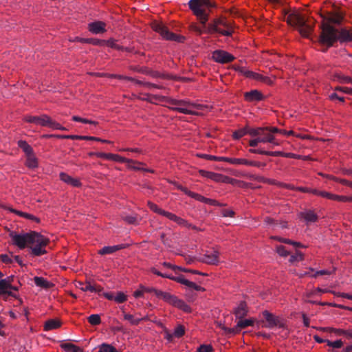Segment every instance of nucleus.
I'll return each mask as SVG.
<instances>
[{"instance_id": "obj_36", "label": "nucleus", "mask_w": 352, "mask_h": 352, "mask_svg": "<svg viewBox=\"0 0 352 352\" xmlns=\"http://www.w3.org/2000/svg\"><path fill=\"white\" fill-rule=\"evenodd\" d=\"M200 174L207 178L212 179L214 181H218L219 177H221L220 174L214 173L212 172H209L204 170H199Z\"/></svg>"}, {"instance_id": "obj_25", "label": "nucleus", "mask_w": 352, "mask_h": 352, "mask_svg": "<svg viewBox=\"0 0 352 352\" xmlns=\"http://www.w3.org/2000/svg\"><path fill=\"white\" fill-rule=\"evenodd\" d=\"M126 247L125 244H120L113 246H104L99 250L98 253L101 255L113 254L116 251L122 250Z\"/></svg>"}, {"instance_id": "obj_2", "label": "nucleus", "mask_w": 352, "mask_h": 352, "mask_svg": "<svg viewBox=\"0 0 352 352\" xmlns=\"http://www.w3.org/2000/svg\"><path fill=\"white\" fill-rule=\"evenodd\" d=\"M190 9L197 16L202 25L206 23L208 20V14L206 10L212 7L209 0H190L188 2Z\"/></svg>"}, {"instance_id": "obj_47", "label": "nucleus", "mask_w": 352, "mask_h": 352, "mask_svg": "<svg viewBox=\"0 0 352 352\" xmlns=\"http://www.w3.org/2000/svg\"><path fill=\"white\" fill-rule=\"evenodd\" d=\"M123 220L125 221L129 224H134L136 225L138 223V216H132V215H126L122 217Z\"/></svg>"}, {"instance_id": "obj_29", "label": "nucleus", "mask_w": 352, "mask_h": 352, "mask_svg": "<svg viewBox=\"0 0 352 352\" xmlns=\"http://www.w3.org/2000/svg\"><path fill=\"white\" fill-rule=\"evenodd\" d=\"M60 346L65 352H83L81 348L70 342L62 343Z\"/></svg>"}, {"instance_id": "obj_7", "label": "nucleus", "mask_w": 352, "mask_h": 352, "mask_svg": "<svg viewBox=\"0 0 352 352\" xmlns=\"http://www.w3.org/2000/svg\"><path fill=\"white\" fill-rule=\"evenodd\" d=\"M151 28L155 32L159 33L165 40L178 42H183L184 40V37L170 32L167 27L162 23L154 21L151 23Z\"/></svg>"}, {"instance_id": "obj_9", "label": "nucleus", "mask_w": 352, "mask_h": 352, "mask_svg": "<svg viewBox=\"0 0 352 352\" xmlns=\"http://www.w3.org/2000/svg\"><path fill=\"white\" fill-rule=\"evenodd\" d=\"M232 67L235 71L247 78L254 79L270 85L273 84V81L267 76H264L260 74L248 70L245 67L239 65H233Z\"/></svg>"}, {"instance_id": "obj_1", "label": "nucleus", "mask_w": 352, "mask_h": 352, "mask_svg": "<svg viewBox=\"0 0 352 352\" xmlns=\"http://www.w3.org/2000/svg\"><path fill=\"white\" fill-rule=\"evenodd\" d=\"M154 97L155 98H158L160 102H166L170 105L173 106L168 107V108L172 111H177L184 114L196 115L197 113L195 111L190 110L189 108L191 107L198 108L199 107V105L192 104L189 101L184 100H176L162 96H155Z\"/></svg>"}, {"instance_id": "obj_16", "label": "nucleus", "mask_w": 352, "mask_h": 352, "mask_svg": "<svg viewBox=\"0 0 352 352\" xmlns=\"http://www.w3.org/2000/svg\"><path fill=\"white\" fill-rule=\"evenodd\" d=\"M219 252L213 251L211 254H205L198 258V261L209 265H217L219 263Z\"/></svg>"}, {"instance_id": "obj_19", "label": "nucleus", "mask_w": 352, "mask_h": 352, "mask_svg": "<svg viewBox=\"0 0 352 352\" xmlns=\"http://www.w3.org/2000/svg\"><path fill=\"white\" fill-rule=\"evenodd\" d=\"M244 97L248 102H256L263 100L264 98L262 93L256 89L252 90L244 94Z\"/></svg>"}, {"instance_id": "obj_56", "label": "nucleus", "mask_w": 352, "mask_h": 352, "mask_svg": "<svg viewBox=\"0 0 352 352\" xmlns=\"http://www.w3.org/2000/svg\"><path fill=\"white\" fill-rule=\"evenodd\" d=\"M203 157L209 160H213V161H218V162H225L226 157H217L214 155H203Z\"/></svg>"}, {"instance_id": "obj_14", "label": "nucleus", "mask_w": 352, "mask_h": 352, "mask_svg": "<svg viewBox=\"0 0 352 352\" xmlns=\"http://www.w3.org/2000/svg\"><path fill=\"white\" fill-rule=\"evenodd\" d=\"M3 276V274L0 272V278ZM12 289L17 290V287L12 286L6 279L0 280V296L7 294L8 296L15 297V294L11 291Z\"/></svg>"}, {"instance_id": "obj_50", "label": "nucleus", "mask_w": 352, "mask_h": 352, "mask_svg": "<svg viewBox=\"0 0 352 352\" xmlns=\"http://www.w3.org/2000/svg\"><path fill=\"white\" fill-rule=\"evenodd\" d=\"M185 333V329L183 325L177 326L173 333V336L177 338H181Z\"/></svg>"}, {"instance_id": "obj_23", "label": "nucleus", "mask_w": 352, "mask_h": 352, "mask_svg": "<svg viewBox=\"0 0 352 352\" xmlns=\"http://www.w3.org/2000/svg\"><path fill=\"white\" fill-rule=\"evenodd\" d=\"M343 19V16L337 9H336L333 12L329 14L328 16L326 18L327 23H334V24H340Z\"/></svg>"}, {"instance_id": "obj_55", "label": "nucleus", "mask_w": 352, "mask_h": 352, "mask_svg": "<svg viewBox=\"0 0 352 352\" xmlns=\"http://www.w3.org/2000/svg\"><path fill=\"white\" fill-rule=\"evenodd\" d=\"M174 222L177 223L178 225H179L181 226H184V227H186V228L191 226V223H189L185 219H184L179 217H177V216L175 220L174 221Z\"/></svg>"}, {"instance_id": "obj_20", "label": "nucleus", "mask_w": 352, "mask_h": 352, "mask_svg": "<svg viewBox=\"0 0 352 352\" xmlns=\"http://www.w3.org/2000/svg\"><path fill=\"white\" fill-rule=\"evenodd\" d=\"M155 296L158 298L162 299L164 301H166V302H168L170 305H175L176 300L177 299V298L176 296L170 294V293L163 292L161 290L156 291Z\"/></svg>"}, {"instance_id": "obj_34", "label": "nucleus", "mask_w": 352, "mask_h": 352, "mask_svg": "<svg viewBox=\"0 0 352 352\" xmlns=\"http://www.w3.org/2000/svg\"><path fill=\"white\" fill-rule=\"evenodd\" d=\"M34 282L38 287L42 288H49L51 286V283L43 277L35 276L34 278Z\"/></svg>"}, {"instance_id": "obj_41", "label": "nucleus", "mask_w": 352, "mask_h": 352, "mask_svg": "<svg viewBox=\"0 0 352 352\" xmlns=\"http://www.w3.org/2000/svg\"><path fill=\"white\" fill-rule=\"evenodd\" d=\"M87 320L91 325H98L101 322L100 316L98 314H91Z\"/></svg>"}, {"instance_id": "obj_13", "label": "nucleus", "mask_w": 352, "mask_h": 352, "mask_svg": "<svg viewBox=\"0 0 352 352\" xmlns=\"http://www.w3.org/2000/svg\"><path fill=\"white\" fill-rule=\"evenodd\" d=\"M90 157L96 156L98 157L104 158L106 160H110L115 162H132L130 160L113 153H105L102 152H90L89 153Z\"/></svg>"}, {"instance_id": "obj_6", "label": "nucleus", "mask_w": 352, "mask_h": 352, "mask_svg": "<svg viewBox=\"0 0 352 352\" xmlns=\"http://www.w3.org/2000/svg\"><path fill=\"white\" fill-rule=\"evenodd\" d=\"M36 233V232L17 233L14 231H10L9 236L12 239L13 245L20 249H24L32 243Z\"/></svg>"}, {"instance_id": "obj_30", "label": "nucleus", "mask_w": 352, "mask_h": 352, "mask_svg": "<svg viewBox=\"0 0 352 352\" xmlns=\"http://www.w3.org/2000/svg\"><path fill=\"white\" fill-rule=\"evenodd\" d=\"M61 322L60 320L56 319H51L45 322L44 325L45 331H51L53 329H58L60 327Z\"/></svg>"}, {"instance_id": "obj_32", "label": "nucleus", "mask_w": 352, "mask_h": 352, "mask_svg": "<svg viewBox=\"0 0 352 352\" xmlns=\"http://www.w3.org/2000/svg\"><path fill=\"white\" fill-rule=\"evenodd\" d=\"M76 40L82 43H91L94 45H101L105 42L104 40H100L98 38H84L79 37H76Z\"/></svg>"}, {"instance_id": "obj_58", "label": "nucleus", "mask_w": 352, "mask_h": 352, "mask_svg": "<svg viewBox=\"0 0 352 352\" xmlns=\"http://www.w3.org/2000/svg\"><path fill=\"white\" fill-rule=\"evenodd\" d=\"M81 289L85 292L89 291L93 292L94 291H96L95 288V285H91L90 282H87L84 284V286L81 287Z\"/></svg>"}, {"instance_id": "obj_42", "label": "nucleus", "mask_w": 352, "mask_h": 352, "mask_svg": "<svg viewBox=\"0 0 352 352\" xmlns=\"http://www.w3.org/2000/svg\"><path fill=\"white\" fill-rule=\"evenodd\" d=\"M336 79H337L340 83H351L352 81V78L348 76H344L342 74H337L335 76Z\"/></svg>"}, {"instance_id": "obj_10", "label": "nucleus", "mask_w": 352, "mask_h": 352, "mask_svg": "<svg viewBox=\"0 0 352 352\" xmlns=\"http://www.w3.org/2000/svg\"><path fill=\"white\" fill-rule=\"evenodd\" d=\"M254 320L253 319H240L237 322L236 325L233 328H228L221 324H219V327L224 331V333L226 336L228 335H235L240 332L242 329L246 328L249 326H252L254 324Z\"/></svg>"}, {"instance_id": "obj_8", "label": "nucleus", "mask_w": 352, "mask_h": 352, "mask_svg": "<svg viewBox=\"0 0 352 352\" xmlns=\"http://www.w3.org/2000/svg\"><path fill=\"white\" fill-rule=\"evenodd\" d=\"M35 239H33L32 243L30 245H34L30 248V253L33 256H39L47 253L45 248L49 243V239L44 237L43 235L36 233Z\"/></svg>"}, {"instance_id": "obj_40", "label": "nucleus", "mask_w": 352, "mask_h": 352, "mask_svg": "<svg viewBox=\"0 0 352 352\" xmlns=\"http://www.w3.org/2000/svg\"><path fill=\"white\" fill-rule=\"evenodd\" d=\"M132 162H126L127 164V167L129 168L135 170H142L143 168L140 167L141 165H143V163L139 162L133 160L129 159Z\"/></svg>"}, {"instance_id": "obj_53", "label": "nucleus", "mask_w": 352, "mask_h": 352, "mask_svg": "<svg viewBox=\"0 0 352 352\" xmlns=\"http://www.w3.org/2000/svg\"><path fill=\"white\" fill-rule=\"evenodd\" d=\"M148 206L149 208L154 212L157 213L159 214H162V212L164 211V210L159 208L155 204L148 201Z\"/></svg>"}, {"instance_id": "obj_24", "label": "nucleus", "mask_w": 352, "mask_h": 352, "mask_svg": "<svg viewBox=\"0 0 352 352\" xmlns=\"http://www.w3.org/2000/svg\"><path fill=\"white\" fill-rule=\"evenodd\" d=\"M59 177L61 181L74 187H79L81 185L79 179L73 178L67 173H60Z\"/></svg>"}, {"instance_id": "obj_39", "label": "nucleus", "mask_w": 352, "mask_h": 352, "mask_svg": "<svg viewBox=\"0 0 352 352\" xmlns=\"http://www.w3.org/2000/svg\"><path fill=\"white\" fill-rule=\"evenodd\" d=\"M312 194L321 196L322 197L327 198L329 199L333 200L334 194L326 192V191H320L317 189H314L312 190Z\"/></svg>"}, {"instance_id": "obj_63", "label": "nucleus", "mask_w": 352, "mask_h": 352, "mask_svg": "<svg viewBox=\"0 0 352 352\" xmlns=\"http://www.w3.org/2000/svg\"><path fill=\"white\" fill-rule=\"evenodd\" d=\"M336 91H340L343 93L352 95V88L346 87H336L335 88Z\"/></svg>"}, {"instance_id": "obj_22", "label": "nucleus", "mask_w": 352, "mask_h": 352, "mask_svg": "<svg viewBox=\"0 0 352 352\" xmlns=\"http://www.w3.org/2000/svg\"><path fill=\"white\" fill-rule=\"evenodd\" d=\"M338 41L340 43L352 42V30L341 29L338 32Z\"/></svg>"}, {"instance_id": "obj_59", "label": "nucleus", "mask_w": 352, "mask_h": 352, "mask_svg": "<svg viewBox=\"0 0 352 352\" xmlns=\"http://www.w3.org/2000/svg\"><path fill=\"white\" fill-rule=\"evenodd\" d=\"M147 75H149L151 76V77L153 78H166V76L163 74H161L158 72H156V71H152V70H149L147 73H146Z\"/></svg>"}, {"instance_id": "obj_54", "label": "nucleus", "mask_w": 352, "mask_h": 352, "mask_svg": "<svg viewBox=\"0 0 352 352\" xmlns=\"http://www.w3.org/2000/svg\"><path fill=\"white\" fill-rule=\"evenodd\" d=\"M213 348L210 344H201L197 349V352H212Z\"/></svg>"}, {"instance_id": "obj_57", "label": "nucleus", "mask_w": 352, "mask_h": 352, "mask_svg": "<svg viewBox=\"0 0 352 352\" xmlns=\"http://www.w3.org/2000/svg\"><path fill=\"white\" fill-rule=\"evenodd\" d=\"M114 300L118 303H122L126 300V296L122 292H119L116 296L114 297Z\"/></svg>"}, {"instance_id": "obj_17", "label": "nucleus", "mask_w": 352, "mask_h": 352, "mask_svg": "<svg viewBox=\"0 0 352 352\" xmlns=\"http://www.w3.org/2000/svg\"><path fill=\"white\" fill-rule=\"evenodd\" d=\"M106 24L105 23L100 21H94L89 23L88 30L91 33L98 34H102L106 32Z\"/></svg>"}, {"instance_id": "obj_28", "label": "nucleus", "mask_w": 352, "mask_h": 352, "mask_svg": "<svg viewBox=\"0 0 352 352\" xmlns=\"http://www.w3.org/2000/svg\"><path fill=\"white\" fill-rule=\"evenodd\" d=\"M123 318L124 320L129 322L132 325H138L142 320H147V316L143 318H135L133 315L123 312Z\"/></svg>"}, {"instance_id": "obj_64", "label": "nucleus", "mask_w": 352, "mask_h": 352, "mask_svg": "<svg viewBox=\"0 0 352 352\" xmlns=\"http://www.w3.org/2000/svg\"><path fill=\"white\" fill-rule=\"evenodd\" d=\"M333 180L337 182H339L342 184H344V185H346V186H350L351 188H352V182H351V181H349V180H346L344 179H340V178H337V177H333Z\"/></svg>"}, {"instance_id": "obj_61", "label": "nucleus", "mask_w": 352, "mask_h": 352, "mask_svg": "<svg viewBox=\"0 0 352 352\" xmlns=\"http://www.w3.org/2000/svg\"><path fill=\"white\" fill-rule=\"evenodd\" d=\"M50 128H52L53 129L62 130V131L67 130L65 127L62 126L59 123H58L52 120H51Z\"/></svg>"}, {"instance_id": "obj_52", "label": "nucleus", "mask_w": 352, "mask_h": 352, "mask_svg": "<svg viewBox=\"0 0 352 352\" xmlns=\"http://www.w3.org/2000/svg\"><path fill=\"white\" fill-rule=\"evenodd\" d=\"M143 95H144V97L138 98L143 101H146V102H148L151 103H154L153 100H157L160 101V100L158 98H155L154 97L155 95H152V94H144Z\"/></svg>"}, {"instance_id": "obj_27", "label": "nucleus", "mask_w": 352, "mask_h": 352, "mask_svg": "<svg viewBox=\"0 0 352 352\" xmlns=\"http://www.w3.org/2000/svg\"><path fill=\"white\" fill-rule=\"evenodd\" d=\"M299 216L308 223L316 222L318 220V215L313 210H307L301 212Z\"/></svg>"}, {"instance_id": "obj_60", "label": "nucleus", "mask_w": 352, "mask_h": 352, "mask_svg": "<svg viewBox=\"0 0 352 352\" xmlns=\"http://www.w3.org/2000/svg\"><path fill=\"white\" fill-rule=\"evenodd\" d=\"M276 252L281 256H287L289 254V252L283 245L277 246Z\"/></svg>"}, {"instance_id": "obj_46", "label": "nucleus", "mask_w": 352, "mask_h": 352, "mask_svg": "<svg viewBox=\"0 0 352 352\" xmlns=\"http://www.w3.org/2000/svg\"><path fill=\"white\" fill-rule=\"evenodd\" d=\"M174 306L179 307V309L186 312L190 311V307L186 303H185L183 300H179L178 298L177 299Z\"/></svg>"}, {"instance_id": "obj_3", "label": "nucleus", "mask_w": 352, "mask_h": 352, "mask_svg": "<svg viewBox=\"0 0 352 352\" xmlns=\"http://www.w3.org/2000/svg\"><path fill=\"white\" fill-rule=\"evenodd\" d=\"M286 21L290 25L296 27L300 34L305 37H308L312 31L311 25L307 24L304 17L298 12L288 14Z\"/></svg>"}, {"instance_id": "obj_5", "label": "nucleus", "mask_w": 352, "mask_h": 352, "mask_svg": "<svg viewBox=\"0 0 352 352\" xmlns=\"http://www.w3.org/2000/svg\"><path fill=\"white\" fill-rule=\"evenodd\" d=\"M206 32L208 34L217 32L223 36H230L232 34L233 28L232 24L225 19H217L213 23L208 24Z\"/></svg>"}, {"instance_id": "obj_31", "label": "nucleus", "mask_w": 352, "mask_h": 352, "mask_svg": "<svg viewBox=\"0 0 352 352\" xmlns=\"http://www.w3.org/2000/svg\"><path fill=\"white\" fill-rule=\"evenodd\" d=\"M26 158L27 159H26L25 164L28 167H29L30 168H34L38 166V160H37V158L35 157L34 153L27 155Z\"/></svg>"}, {"instance_id": "obj_38", "label": "nucleus", "mask_w": 352, "mask_h": 352, "mask_svg": "<svg viewBox=\"0 0 352 352\" xmlns=\"http://www.w3.org/2000/svg\"><path fill=\"white\" fill-rule=\"evenodd\" d=\"M247 160L243 158H230L226 157L225 162H227L232 164H247Z\"/></svg>"}, {"instance_id": "obj_12", "label": "nucleus", "mask_w": 352, "mask_h": 352, "mask_svg": "<svg viewBox=\"0 0 352 352\" xmlns=\"http://www.w3.org/2000/svg\"><path fill=\"white\" fill-rule=\"evenodd\" d=\"M212 58L217 63L225 64L233 61L235 58L226 51L217 50L212 52Z\"/></svg>"}, {"instance_id": "obj_49", "label": "nucleus", "mask_w": 352, "mask_h": 352, "mask_svg": "<svg viewBox=\"0 0 352 352\" xmlns=\"http://www.w3.org/2000/svg\"><path fill=\"white\" fill-rule=\"evenodd\" d=\"M327 344L334 349H340L343 345V342L341 340H337L336 341L327 340Z\"/></svg>"}, {"instance_id": "obj_43", "label": "nucleus", "mask_w": 352, "mask_h": 352, "mask_svg": "<svg viewBox=\"0 0 352 352\" xmlns=\"http://www.w3.org/2000/svg\"><path fill=\"white\" fill-rule=\"evenodd\" d=\"M57 138L61 139H71V140H85L87 139V136L76 135H58Z\"/></svg>"}, {"instance_id": "obj_51", "label": "nucleus", "mask_w": 352, "mask_h": 352, "mask_svg": "<svg viewBox=\"0 0 352 352\" xmlns=\"http://www.w3.org/2000/svg\"><path fill=\"white\" fill-rule=\"evenodd\" d=\"M303 259V254L302 252L297 251L295 254H293L290 256L289 262L294 263L296 261H302Z\"/></svg>"}, {"instance_id": "obj_35", "label": "nucleus", "mask_w": 352, "mask_h": 352, "mask_svg": "<svg viewBox=\"0 0 352 352\" xmlns=\"http://www.w3.org/2000/svg\"><path fill=\"white\" fill-rule=\"evenodd\" d=\"M10 210L12 212L15 213V214H18L20 217H25L26 219H31V220L35 221L36 222H39V219L37 217H34V215H32L31 214L23 212H21V211H19V210H14V209H10Z\"/></svg>"}, {"instance_id": "obj_45", "label": "nucleus", "mask_w": 352, "mask_h": 352, "mask_svg": "<svg viewBox=\"0 0 352 352\" xmlns=\"http://www.w3.org/2000/svg\"><path fill=\"white\" fill-rule=\"evenodd\" d=\"M245 135H247V126L234 131L232 136L234 139L239 140Z\"/></svg>"}, {"instance_id": "obj_37", "label": "nucleus", "mask_w": 352, "mask_h": 352, "mask_svg": "<svg viewBox=\"0 0 352 352\" xmlns=\"http://www.w3.org/2000/svg\"><path fill=\"white\" fill-rule=\"evenodd\" d=\"M262 127L258 128H250L247 126V134L251 135L252 137L257 138L262 133Z\"/></svg>"}, {"instance_id": "obj_44", "label": "nucleus", "mask_w": 352, "mask_h": 352, "mask_svg": "<svg viewBox=\"0 0 352 352\" xmlns=\"http://www.w3.org/2000/svg\"><path fill=\"white\" fill-rule=\"evenodd\" d=\"M329 331L330 332L334 333L338 336H344L348 338V333H349V329H336V328H329Z\"/></svg>"}, {"instance_id": "obj_15", "label": "nucleus", "mask_w": 352, "mask_h": 352, "mask_svg": "<svg viewBox=\"0 0 352 352\" xmlns=\"http://www.w3.org/2000/svg\"><path fill=\"white\" fill-rule=\"evenodd\" d=\"M25 120L30 123H34L42 126L50 127L52 119L47 115H42L41 116H27Z\"/></svg>"}, {"instance_id": "obj_48", "label": "nucleus", "mask_w": 352, "mask_h": 352, "mask_svg": "<svg viewBox=\"0 0 352 352\" xmlns=\"http://www.w3.org/2000/svg\"><path fill=\"white\" fill-rule=\"evenodd\" d=\"M72 120L75 121V122H82V123H85V124H97L98 122H96V121H93V120H87V119H85V118H82L79 116H74L72 117Z\"/></svg>"}, {"instance_id": "obj_11", "label": "nucleus", "mask_w": 352, "mask_h": 352, "mask_svg": "<svg viewBox=\"0 0 352 352\" xmlns=\"http://www.w3.org/2000/svg\"><path fill=\"white\" fill-rule=\"evenodd\" d=\"M263 316L267 322V324L264 325L265 327L269 329H272L274 327H284V323L278 316H276L267 310L263 311Z\"/></svg>"}, {"instance_id": "obj_4", "label": "nucleus", "mask_w": 352, "mask_h": 352, "mask_svg": "<svg viewBox=\"0 0 352 352\" xmlns=\"http://www.w3.org/2000/svg\"><path fill=\"white\" fill-rule=\"evenodd\" d=\"M338 30L330 24H322L319 41L322 45L327 46V48L322 50L323 52H326L327 48L333 46V43L338 41Z\"/></svg>"}, {"instance_id": "obj_62", "label": "nucleus", "mask_w": 352, "mask_h": 352, "mask_svg": "<svg viewBox=\"0 0 352 352\" xmlns=\"http://www.w3.org/2000/svg\"><path fill=\"white\" fill-rule=\"evenodd\" d=\"M204 25V28H205V30H203L202 28L195 25H193L191 26V28L193 31H195V32H197L199 35H201L203 33H207L206 32V30H207V27L206 26V25Z\"/></svg>"}, {"instance_id": "obj_21", "label": "nucleus", "mask_w": 352, "mask_h": 352, "mask_svg": "<svg viewBox=\"0 0 352 352\" xmlns=\"http://www.w3.org/2000/svg\"><path fill=\"white\" fill-rule=\"evenodd\" d=\"M262 133H261V134H260V135L258 136V138L260 140H263V141H261V143L270 142L273 143L276 145L278 144V143H276L274 142L275 138L274 135L271 134V133L269 132L268 127H262Z\"/></svg>"}, {"instance_id": "obj_18", "label": "nucleus", "mask_w": 352, "mask_h": 352, "mask_svg": "<svg viewBox=\"0 0 352 352\" xmlns=\"http://www.w3.org/2000/svg\"><path fill=\"white\" fill-rule=\"evenodd\" d=\"M173 280H175L177 283H179L181 284H183L188 287L195 289L196 291H204V289L201 287V286L197 285L195 283L190 281L184 278L183 275H180L179 276L173 278Z\"/></svg>"}, {"instance_id": "obj_33", "label": "nucleus", "mask_w": 352, "mask_h": 352, "mask_svg": "<svg viewBox=\"0 0 352 352\" xmlns=\"http://www.w3.org/2000/svg\"><path fill=\"white\" fill-rule=\"evenodd\" d=\"M18 146L20 148L23 150L26 156L34 153L31 146L29 145L28 142L25 140H19L18 142Z\"/></svg>"}, {"instance_id": "obj_26", "label": "nucleus", "mask_w": 352, "mask_h": 352, "mask_svg": "<svg viewBox=\"0 0 352 352\" xmlns=\"http://www.w3.org/2000/svg\"><path fill=\"white\" fill-rule=\"evenodd\" d=\"M234 315L236 318L242 319L248 314V307L245 302H241L234 310Z\"/></svg>"}]
</instances>
